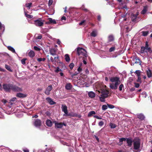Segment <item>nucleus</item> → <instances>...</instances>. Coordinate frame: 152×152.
I'll list each match as a JSON object with an SVG mask.
<instances>
[{
  "label": "nucleus",
  "mask_w": 152,
  "mask_h": 152,
  "mask_svg": "<svg viewBox=\"0 0 152 152\" xmlns=\"http://www.w3.org/2000/svg\"><path fill=\"white\" fill-rule=\"evenodd\" d=\"M3 88L5 92H10L11 91L14 92L22 91V89L15 85L13 84L4 83L2 85Z\"/></svg>",
  "instance_id": "f257e3e1"
},
{
  "label": "nucleus",
  "mask_w": 152,
  "mask_h": 152,
  "mask_svg": "<svg viewBox=\"0 0 152 152\" xmlns=\"http://www.w3.org/2000/svg\"><path fill=\"white\" fill-rule=\"evenodd\" d=\"M110 81L112 83L115 82L114 84L110 83V87L112 89H116L118 88V85L121 83L119 77L115 76L112 77L110 78Z\"/></svg>",
  "instance_id": "f03ea898"
},
{
  "label": "nucleus",
  "mask_w": 152,
  "mask_h": 152,
  "mask_svg": "<svg viewBox=\"0 0 152 152\" xmlns=\"http://www.w3.org/2000/svg\"><path fill=\"white\" fill-rule=\"evenodd\" d=\"M77 54L78 56L82 55L86 57L88 56L86 51L83 48L78 47L77 48Z\"/></svg>",
  "instance_id": "7ed1b4c3"
},
{
  "label": "nucleus",
  "mask_w": 152,
  "mask_h": 152,
  "mask_svg": "<svg viewBox=\"0 0 152 152\" xmlns=\"http://www.w3.org/2000/svg\"><path fill=\"white\" fill-rule=\"evenodd\" d=\"M134 148L135 150H137L139 148L140 145V140L139 138H135L133 141Z\"/></svg>",
  "instance_id": "20e7f679"
},
{
  "label": "nucleus",
  "mask_w": 152,
  "mask_h": 152,
  "mask_svg": "<svg viewBox=\"0 0 152 152\" xmlns=\"http://www.w3.org/2000/svg\"><path fill=\"white\" fill-rule=\"evenodd\" d=\"M34 21V24L36 26L41 27L43 25L44 20H43L41 18H39Z\"/></svg>",
  "instance_id": "39448f33"
},
{
  "label": "nucleus",
  "mask_w": 152,
  "mask_h": 152,
  "mask_svg": "<svg viewBox=\"0 0 152 152\" xmlns=\"http://www.w3.org/2000/svg\"><path fill=\"white\" fill-rule=\"evenodd\" d=\"M42 124V121L39 119H36L34 120V126L37 127H39Z\"/></svg>",
  "instance_id": "423d86ee"
},
{
  "label": "nucleus",
  "mask_w": 152,
  "mask_h": 152,
  "mask_svg": "<svg viewBox=\"0 0 152 152\" xmlns=\"http://www.w3.org/2000/svg\"><path fill=\"white\" fill-rule=\"evenodd\" d=\"M52 89V86L51 85L49 86L46 88L45 91V94L47 95H49L50 94V91Z\"/></svg>",
  "instance_id": "0eeeda50"
},
{
  "label": "nucleus",
  "mask_w": 152,
  "mask_h": 152,
  "mask_svg": "<svg viewBox=\"0 0 152 152\" xmlns=\"http://www.w3.org/2000/svg\"><path fill=\"white\" fill-rule=\"evenodd\" d=\"M99 93H101L102 94L101 95H104L105 96L106 94L107 95V96H108V94L109 93V92L108 90L106 89L102 88L100 90V91H99Z\"/></svg>",
  "instance_id": "6e6552de"
},
{
  "label": "nucleus",
  "mask_w": 152,
  "mask_h": 152,
  "mask_svg": "<svg viewBox=\"0 0 152 152\" xmlns=\"http://www.w3.org/2000/svg\"><path fill=\"white\" fill-rule=\"evenodd\" d=\"M115 38L113 35L112 34L109 35L108 37L107 43L113 41L114 40Z\"/></svg>",
  "instance_id": "1a4fd4ad"
},
{
  "label": "nucleus",
  "mask_w": 152,
  "mask_h": 152,
  "mask_svg": "<svg viewBox=\"0 0 152 152\" xmlns=\"http://www.w3.org/2000/svg\"><path fill=\"white\" fill-rule=\"evenodd\" d=\"M62 110L64 112L66 115H67L68 114V111L67 110V107L66 105H62Z\"/></svg>",
  "instance_id": "9d476101"
},
{
  "label": "nucleus",
  "mask_w": 152,
  "mask_h": 152,
  "mask_svg": "<svg viewBox=\"0 0 152 152\" xmlns=\"http://www.w3.org/2000/svg\"><path fill=\"white\" fill-rule=\"evenodd\" d=\"M49 52L52 55L54 56L56 55L57 50L55 48H52L50 49Z\"/></svg>",
  "instance_id": "9b49d317"
},
{
  "label": "nucleus",
  "mask_w": 152,
  "mask_h": 152,
  "mask_svg": "<svg viewBox=\"0 0 152 152\" xmlns=\"http://www.w3.org/2000/svg\"><path fill=\"white\" fill-rule=\"evenodd\" d=\"M148 41H146L145 42V46L144 47L145 49L146 50H147L148 51L149 53H151L152 52V50H151V48L148 47Z\"/></svg>",
  "instance_id": "f8f14e48"
},
{
  "label": "nucleus",
  "mask_w": 152,
  "mask_h": 152,
  "mask_svg": "<svg viewBox=\"0 0 152 152\" xmlns=\"http://www.w3.org/2000/svg\"><path fill=\"white\" fill-rule=\"evenodd\" d=\"M48 20H49V21L46 22V24H50V23L56 24V22L55 20H53L51 18H49Z\"/></svg>",
  "instance_id": "ddd939ff"
},
{
  "label": "nucleus",
  "mask_w": 152,
  "mask_h": 152,
  "mask_svg": "<svg viewBox=\"0 0 152 152\" xmlns=\"http://www.w3.org/2000/svg\"><path fill=\"white\" fill-rule=\"evenodd\" d=\"M47 101L51 105H53L56 104V102H54L53 100L50 97H47L46 98Z\"/></svg>",
  "instance_id": "4468645a"
},
{
  "label": "nucleus",
  "mask_w": 152,
  "mask_h": 152,
  "mask_svg": "<svg viewBox=\"0 0 152 152\" xmlns=\"http://www.w3.org/2000/svg\"><path fill=\"white\" fill-rule=\"evenodd\" d=\"M126 138V141L127 143L128 144V145L129 146H131L132 145V140L131 138L130 137Z\"/></svg>",
  "instance_id": "2eb2a0df"
},
{
  "label": "nucleus",
  "mask_w": 152,
  "mask_h": 152,
  "mask_svg": "<svg viewBox=\"0 0 152 152\" xmlns=\"http://www.w3.org/2000/svg\"><path fill=\"white\" fill-rule=\"evenodd\" d=\"M56 128H60L62 127L61 123H58L56 121L54 122Z\"/></svg>",
  "instance_id": "dca6fc26"
},
{
  "label": "nucleus",
  "mask_w": 152,
  "mask_h": 152,
  "mask_svg": "<svg viewBox=\"0 0 152 152\" xmlns=\"http://www.w3.org/2000/svg\"><path fill=\"white\" fill-rule=\"evenodd\" d=\"M101 96L99 97V99L100 101L102 102H104L105 101V99L107 97V95L106 94L105 96L104 95H101Z\"/></svg>",
  "instance_id": "f3484780"
},
{
  "label": "nucleus",
  "mask_w": 152,
  "mask_h": 152,
  "mask_svg": "<svg viewBox=\"0 0 152 152\" xmlns=\"http://www.w3.org/2000/svg\"><path fill=\"white\" fill-rule=\"evenodd\" d=\"M137 14H132L131 15L132 20L135 22L137 21Z\"/></svg>",
  "instance_id": "a211bd4d"
},
{
  "label": "nucleus",
  "mask_w": 152,
  "mask_h": 152,
  "mask_svg": "<svg viewBox=\"0 0 152 152\" xmlns=\"http://www.w3.org/2000/svg\"><path fill=\"white\" fill-rule=\"evenodd\" d=\"M35 54L34 51L32 50H30L28 53V56L31 58L35 56Z\"/></svg>",
  "instance_id": "6ab92c4d"
},
{
  "label": "nucleus",
  "mask_w": 152,
  "mask_h": 152,
  "mask_svg": "<svg viewBox=\"0 0 152 152\" xmlns=\"http://www.w3.org/2000/svg\"><path fill=\"white\" fill-rule=\"evenodd\" d=\"M72 86L70 83H68L66 85L65 88L67 90H70L72 89Z\"/></svg>",
  "instance_id": "aec40b11"
},
{
  "label": "nucleus",
  "mask_w": 152,
  "mask_h": 152,
  "mask_svg": "<svg viewBox=\"0 0 152 152\" xmlns=\"http://www.w3.org/2000/svg\"><path fill=\"white\" fill-rule=\"evenodd\" d=\"M88 96L91 98H92L95 96V94L93 91H90L88 93Z\"/></svg>",
  "instance_id": "412c9836"
},
{
  "label": "nucleus",
  "mask_w": 152,
  "mask_h": 152,
  "mask_svg": "<svg viewBox=\"0 0 152 152\" xmlns=\"http://www.w3.org/2000/svg\"><path fill=\"white\" fill-rule=\"evenodd\" d=\"M27 12H28V11H24V13L26 17L29 19L32 18L33 17V15L27 14Z\"/></svg>",
  "instance_id": "4be33fe9"
},
{
  "label": "nucleus",
  "mask_w": 152,
  "mask_h": 152,
  "mask_svg": "<svg viewBox=\"0 0 152 152\" xmlns=\"http://www.w3.org/2000/svg\"><path fill=\"white\" fill-rule=\"evenodd\" d=\"M148 10V7L147 6H146L144 7L143 9L141 11V13L142 14L144 15L145 14L146 12H147Z\"/></svg>",
  "instance_id": "5701e85b"
},
{
  "label": "nucleus",
  "mask_w": 152,
  "mask_h": 152,
  "mask_svg": "<svg viewBox=\"0 0 152 152\" xmlns=\"http://www.w3.org/2000/svg\"><path fill=\"white\" fill-rule=\"evenodd\" d=\"M46 124L48 126L51 127L52 126V123L51 120L48 119L46 121Z\"/></svg>",
  "instance_id": "b1692460"
},
{
  "label": "nucleus",
  "mask_w": 152,
  "mask_h": 152,
  "mask_svg": "<svg viewBox=\"0 0 152 152\" xmlns=\"http://www.w3.org/2000/svg\"><path fill=\"white\" fill-rule=\"evenodd\" d=\"M16 96L20 98H23L26 97V96L25 94L22 93H19L17 94H16Z\"/></svg>",
  "instance_id": "393cba45"
},
{
  "label": "nucleus",
  "mask_w": 152,
  "mask_h": 152,
  "mask_svg": "<svg viewBox=\"0 0 152 152\" xmlns=\"http://www.w3.org/2000/svg\"><path fill=\"white\" fill-rule=\"evenodd\" d=\"M147 74L148 77L150 78L152 76V73L151 70L148 69L147 71Z\"/></svg>",
  "instance_id": "a878e982"
},
{
  "label": "nucleus",
  "mask_w": 152,
  "mask_h": 152,
  "mask_svg": "<svg viewBox=\"0 0 152 152\" xmlns=\"http://www.w3.org/2000/svg\"><path fill=\"white\" fill-rule=\"evenodd\" d=\"M137 117L138 118H139L141 120H144L145 118V116L143 115L140 114L137 115Z\"/></svg>",
  "instance_id": "bb28decb"
},
{
  "label": "nucleus",
  "mask_w": 152,
  "mask_h": 152,
  "mask_svg": "<svg viewBox=\"0 0 152 152\" xmlns=\"http://www.w3.org/2000/svg\"><path fill=\"white\" fill-rule=\"evenodd\" d=\"M145 49L144 47H141V48L140 52L141 53H147V51L146 50H145Z\"/></svg>",
  "instance_id": "cd10ccee"
},
{
  "label": "nucleus",
  "mask_w": 152,
  "mask_h": 152,
  "mask_svg": "<svg viewBox=\"0 0 152 152\" xmlns=\"http://www.w3.org/2000/svg\"><path fill=\"white\" fill-rule=\"evenodd\" d=\"M65 60L67 62H69L70 61V58L68 54H66L65 55Z\"/></svg>",
  "instance_id": "c85d7f7f"
},
{
  "label": "nucleus",
  "mask_w": 152,
  "mask_h": 152,
  "mask_svg": "<svg viewBox=\"0 0 152 152\" xmlns=\"http://www.w3.org/2000/svg\"><path fill=\"white\" fill-rule=\"evenodd\" d=\"M95 114L96 113L95 111H91L88 113V117H90L92 116L93 115Z\"/></svg>",
  "instance_id": "c756f323"
},
{
  "label": "nucleus",
  "mask_w": 152,
  "mask_h": 152,
  "mask_svg": "<svg viewBox=\"0 0 152 152\" xmlns=\"http://www.w3.org/2000/svg\"><path fill=\"white\" fill-rule=\"evenodd\" d=\"M32 3L30 2L28 3H26L25 4L26 6L27 7L28 9H30V7H32Z\"/></svg>",
  "instance_id": "7c9ffc66"
},
{
  "label": "nucleus",
  "mask_w": 152,
  "mask_h": 152,
  "mask_svg": "<svg viewBox=\"0 0 152 152\" xmlns=\"http://www.w3.org/2000/svg\"><path fill=\"white\" fill-rule=\"evenodd\" d=\"M109 126L111 129H114L117 126V125L114 123H110L109 124Z\"/></svg>",
  "instance_id": "2f4dec72"
},
{
  "label": "nucleus",
  "mask_w": 152,
  "mask_h": 152,
  "mask_svg": "<svg viewBox=\"0 0 152 152\" xmlns=\"http://www.w3.org/2000/svg\"><path fill=\"white\" fill-rule=\"evenodd\" d=\"M7 48L9 50L11 51L12 53H15V49L12 47L10 46H8L7 47Z\"/></svg>",
  "instance_id": "473e14b6"
},
{
  "label": "nucleus",
  "mask_w": 152,
  "mask_h": 152,
  "mask_svg": "<svg viewBox=\"0 0 152 152\" xmlns=\"http://www.w3.org/2000/svg\"><path fill=\"white\" fill-rule=\"evenodd\" d=\"M5 68L9 71L11 72H12V70L11 69L10 67V66L7 64H5Z\"/></svg>",
  "instance_id": "72a5a7b5"
},
{
  "label": "nucleus",
  "mask_w": 152,
  "mask_h": 152,
  "mask_svg": "<svg viewBox=\"0 0 152 152\" xmlns=\"http://www.w3.org/2000/svg\"><path fill=\"white\" fill-rule=\"evenodd\" d=\"M136 61L135 63H140V64H141V61L140 59L138 57H136L135 58Z\"/></svg>",
  "instance_id": "f704fd0d"
},
{
  "label": "nucleus",
  "mask_w": 152,
  "mask_h": 152,
  "mask_svg": "<svg viewBox=\"0 0 152 152\" xmlns=\"http://www.w3.org/2000/svg\"><path fill=\"white\" fill-rule=\"evenodd\" d=\"M37 60L39 62H40L42 61H44L46 60V58H37Z\"/></svg>",
  "instance_id": "c9c22d12"
},
{
  "label": "nucleus",
  "mask_w": 152,
  "mask_h": 152,
  "mask_svg": "<svg viewBox=\"0 0 152 152\" xmlns=\"http://www.w3.org/2000/svg\"><path fill=\"white\" fill-rule=\"evenodd\" d=\"M16 100V97H14L12 98L10 100V104L12 105L13 104V103L12 102H14Z\"/></svg>",
  "instance_id": "e433bc0d"
},
{
  "label": "nucleus",
  "mask_w": 152,
  "mask_h": 152,
  "mask_svg": "<svg viewBox=\"0 0 152 152\" xmlns=\"http://www.w3.org/2000/svg\"><path fill=\"white\" fill-rule=\"evenodd\" d=\"M142 33V35L144 37H146L148 35L149 32L148 31H143Z\"/></svg>",
  "instance_id": "4c0bfd02"
},
{
  "label": "nucleus",
  "mask_w": 152,
  "mask_h": 152,
  "mask_svg": "<svg viewBox=\"0 0 152 152\" xmlns=\"http://www.w3.org/2000/svg\"><path fill=\"white\" fill-rule=\"evenodd\" d=\"M96 35H97L96 33V32L95 31H92L91 34V36H92L94 37H96Z\"/></svg>",
  "instance_id": "58836bf2"
},
{
  "label": "nucleus",
  "mask_w": 152,
  "mask_h": 152,
  "mask_svg": "<svg viewBox=\"0 0 152 152\" xmlns=\"http://www.w3.org/2000/svg\"><path fill=\"white\" fill-rule=\"evenodd\" d=\"M108 107L107 105L106 104L103 105L102 107V110H104L107 109Z\"/></svg>",
  "instance_id": "ea45409f"
},
{
  "label": "nucleus",
  "mask_w": 152,
  "mask_h": 152,
  "mask_svg": "<svg viewBox=\"0 0 152 152\" xmlns=\"http://www.w3.org/2000/svg\"><path fill=\"white\" fill-rule=\"evenodd\" d=\"M27 60L26 58H23L21 60V61L22 64L23 65H25L26 64V62L25 61Z\"/></svg>",
  "instance_id": "a19ab883"
},
{
  "label": "nucleus",
  "mask_w": 152,
  "mask_h": 152,
  "mask_svg": "<svg viewBox=\"0 0 152 152\" xmlns=\"http://www.w3.org/2000/svg\"><path fill=\"white\" fill-rule=\"evenodd\" d=\"M126 138H121L119 139V142H122L123 141H125L126 140Z\"/></svg>",
  "instance_id": "79ce46f5"
},
{
  "label": "nucleus",
  "mask_w": 152,
  "mask_h": 152,
  "mask_svg": "<svg viewBox=\"0 0 152 152\" xmlns=\"http://www.w3.org/2000/svg\"><path fill=\"white\" fill-rule=\"evenodd\" d=\"M115 50V47H113L110 48L109 50V51L110 52H112L114 51Z\"/></svg>",
  "instance_id": "37998d69"
},
{
  "label": "nucleus",
  "mask_w": 152,
  "mask_h": 152,
  "mask_svg": "<svg viewBox=\"0 0 152 152\" xmlns=\"http://www.w3.org/2000/svg\"><path fill=\"white\" fill-rule=\"evenodd\" d=\"M34 50L37 51H39L41 50L40 48L36 46H34Z\"/></svg>",
  "instance_id": "c03bdc74"
},
{
  "label": "nucleus",
  "mask_w": 152,
  "mask_h": 152,
  "mask_svg": "<svg viewBox=\"0 0 152 152\" xmlns=\"http://www.w3.org/2000/svg\"><path fill=\"white\" fill-rule=\"evenodd\" d=\"M74 66V64L73 63H71L69 65V67H70V69L71 70L73 69V68Z\"/></svg>",
  "instance_id": "a18cd8bd"
},
{
  "label": "nucleus",
  "mask_w": 152,
  "mask_h": 152,
  "mask_svg": "<svg viewBox=\"0 0 152 152\" xmlns=\"http://www.w3.org/2000/svg\"><path fill=\"white\" fill-rule=\"evenodd\" d=\"M107 105L108 106V107L110 109H113L115 107V106L114 105H112L110 104H107Z\"/></svg>",
  "instance_id": "49530a36"
},
{
  "label": "nucleus",
  "mask_w": 152,
  "mask_h": 152,
  "mask_svg": "<svg viewBox=\"0 0 152 152\" xmlns=\"http://www.w3.org/2000/svg\"><path fill=\"white\" fill-rule=\"evenodd\" d=\"M124 85L123 84H121L119 87V91H121L122 90L123 88L124 87Z\"/></svg>",
  "instance_id": "de8ad7c7"
},
{
  "label": "nucleus",
  "mask_w": 152,
  "mask_h": 152,
  "mask_svg": "<svg viewBox=\"0 0 152 152\" xmlns=\"http://www.w3.org/2000/svg\"><path fill=\"white\" fill-rule=\"evenodd\" d=\"M61 70L58 67H57L55 71V72L58 73L59 72L61 71Z\"/></svg>",
  "instance_id": "09e8293b"
},
{
  "label": "nucleus",
  "mask_w": 152,
  "mask_h": 152,
  "mask_svg": "<svg viewBox=\"0 0 152 152\" xmlns=\"http://www.w3.org/2000/svg\"><path fill=\"white\" fill-rule=\"evenodd\" d=\"M135 73L137 75V76H140L141 72L140 70H136L135 72Z\"/></svg>",
  "instance_id": "8fccbe9b"
},
{
  "label": "nucleus",
  "mask_w": 152,
  "mask_h": 152,
  "mask_svg": "<svg viewBox=\"0 0 152 152\" xmlns=\"http://www.w3.org/2000/svg\"><path fill=\"white\" fill-rule=\"evenodd\" d=\"M79 73L78 72H75L72 75V78H73L76 75L78 74Z\"/></svg>",
  "instance_id": "3c124183"
},
{
  "label": "nucleus",
  "mask_w": 152,
  "mask_h": 152,
  "mask_svg": "<svg viewBox=\"0 0 152 152\" xmlns=\"http://www.w3.org/2000/svg\"><path fill=\"white\" fill-rule=\"evenodd\" d=\"M138 76V79L137 80V82H140V83H141V77L140 76Z\"/></svg>",
  "instance_id": "603ef678"
},
{
  "label": "nucleus",
  "mask_w": 152,
  "mask_h": 152,
  "mask_svg": "<svg viewBox=\"0 0 152 152\" xmlns=\"http://www.w3.org/2000/svg\"><path fill=\"white\" fill-rule=\"evenodd\" d=\"M104 123L102 121H101L99 123V125L100 126H101L104 125Z\"/></svg>",
  "instance_id": "864d4df0"
},
{
  "label": "nucleus",
  "mask_w": 152,
  "mask_h": 152,
  "mask_svg": "<svg viewBox=\"0 0 152 152\" xmlns=\"http://www.w3.org/2000/svg\"><path fill=\"white\" fill-rule=\"evenodd\" d=\"M59 58V56L58 55L56 57H55L54 58V59L55 61H58V60Z\"/></svg>",
  "instance_id": "5fc2aeb1"
},
{
  "label": "nucleus",
  "mask_w": 152,
  "mask_h": 152,
  "mask_svg": "<svg viewBox=\"0 0 152 152\" xmlns=\"http://www.w3.org/2000/svg\"><path fill=\"white\" fill-rule=\"evenodd\" d=\"M135 87L137 88H138L140 86V84L138 83H134Z\"/></svg>",
  "instance_id": "6e6d98bb"
},
{
  "label": "nucleus",
  "mask_w": 152,
  "mask_h": 152,
  "mask_svg": "<svg viewBox=\"0 0 152 152\" xmlns=\"http://www.w3.org/2000/svg\"><path fill=\"white\" fill-rule=\"evenodd\" d=\"M46 152H55V151L51 149H48V150H47Z\"/></svg>",
  "instance_id": "4d7b16f0"
},
{
  "label": "nucleus",
  "mask_w": 152,
  "mask_h": 152,
  "mask_svg": "<svg viewBox=\"0 0 152 152\" xmlns=\"http://www.w3.org/2000/svg\"><path fill=\"white\" fill-rule=\"evenodd\" d=\"M53 2V0H49L48 2V5L50 6L52 5Z\"/></svg>",
  "instance_id": "13d9d810"
},
{
  "label": "nucleus",
  "mask_w": 152,
  "mask_h": 152,
  "mask_svg": "<svg viewBox=\"0 0 152 152\" xmlns=\"http://www.w3.org/2000/svg\"><path fill=\"white\" fill-rule=\"evenodd\" d=\"M77 70L79 73L82 71V69L81 67H80V66H79L77 69Z\"/></svg>",
  "instance_id": "bf43d9fd"
},
{
  "label": "nucleus",
  "mask_w": 152,
  "mask_h": 152,
  "mask_svg": "<svg viewBox=\"0 0 152 152\" xmlns=\"http://www.w3.org/2000/svg\"><path fill=\"white\" fill-rule=\"evenodd\" d=\"M94 118H96L97 119H102V118L99 117L97 115H94Z\"/></svg>",
  "instance_id": "052dcab7"
},
{
  "label": "nucleus",
  "mask_w": 152,
  "mask_h": 152,
  "mask_svg": "<svg viewBox=\"0 0 152 152\" xmlns=\"http://www.w3.org/2000/svg\"><path fill=\"white\" fill-rule=\"evenodd\" d=\"M85 22V20H83L79 24L80 25H82L83 23H84Z\"/></svg>",
  "instance_id": "680f3d73"
},
{
  "label": "nucleus",
  "mask_w": 152,
  "mask_h": 152,
  "mask_svg": "<svg viewBox=\"0 0 152 152\" xmlns=\"http://www.w3.org/2000/svg\"><path fill=\"white\" fill-rule=\"evenodd\" d=\"M97 20L99 21H101V16L100 15H99L97 16Z\"/></svg>",
  "instance_id": "e2e57ef3"
},
{
  "label": "nucleus",
  "mask_w": 152,
  "mask_h": 152,
  "mask_svg": "<svg viewBox=\"0 0 152 152\" xmlns=\"http://www.w3.org/2000/svg\"><path fill=\"white\" fill-rule=\"evenodd\" d=\"M61 20H66V18L65 16H62L61 18Z\"/></svg>",
  "instance_id": "0e129e2a"
},
{
  "label": "nucleus",
  "mask_w": 152,
  "mask_h": 152,
  "mask_svg": "<svg viewBox=\"0 0 152 152\" xmlns=\"http://www.w3.org/2000/svg\"><path fill=\"white\" fill-rule=\"evenodd\" d=\"M42 37V36L41 34H40V35H39L37 37V39H41Z\"/></svg>",
  "instance_id": "69168bd1"
},
{
  "label": "nucleus",
  "mask_w": 152,
  "mask_h": 152,
  "mask_svg": "<svg viewBox=\"0 0 152 152\" xmlns=\"http://www.w3.org/2000/svg\"><path fill=\"white\" fill-rule=\"evenodd\" d=\"M5 70L3 69H2L0 67V71L1 72H5Z\"/></svg>",
  "instance_id": "338daca9"
},
{
  "label": "nucleus",
  "mask_w": 152,
  "mask_h": 152,
  "mask_svg": "<svg viewBox=\"0 0 152 152\" xmlns=\"http://www.w3.org/2000/svg\"><path fill=\"white\" fill-rule=\"evenodd\" d=\"M24 152H29V151L28 149H24L23 150Z\"/></svg>",
  "instance_id": "774afa93"
}]
</instances>
